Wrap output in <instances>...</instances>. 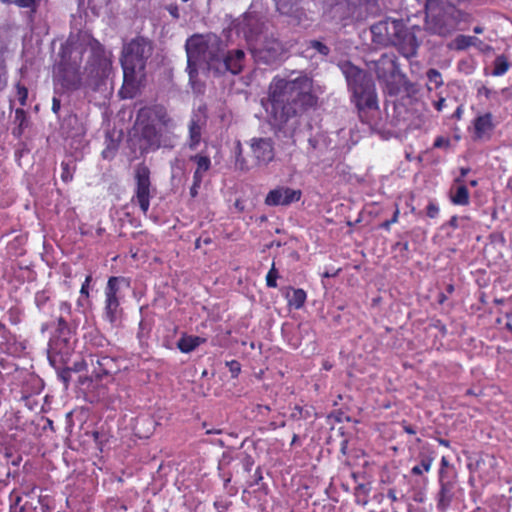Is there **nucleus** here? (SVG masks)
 <instances>
[{"mask_svg":"<svg viewBox=\"0 0 512 512\" xmlns=\"http://www.w3.org/2000/svg\"><path fill=\"white\" fill-rule=\"evenodd\" d=\"M185 48L190 58L199 59L207 65L208 70L216 73L223 58L226 45L221 37L208 33L191 36L187 39Z\"/></svg>","mask_w":512,"mask_h":512,"instance_id":"obj_7","label":"nucleus"},{"mask_svg":"<svg viewBox=\"0 0 512 512\" xmlns=\"http://www.w3.org/2000/svg\"><path fill=\"white\" fill-rule=\"evenodd\" d=\"M370 31L374 43L384 47L394 46L406 58L416 56L420 43L402 19L387 17L373 24Z\"/></svg>","mask_w":512,"mask_h":512,"instance_id":"obj_5","label":"nucleus"},{"mask_svg":"<svg viewBox=\"0 0 512 512\" xmlns=\"http://www.w3.org/2000/svg\"><path fill=\"white\" fill-rule=\"evenodd\" d=\"M89 344L95 348H104L109 345V342L103 335L96 331L89 334Z\"/></svg>","mask_w":512,"mask_h":512,"instance_id":"obj_37","label":"nucleus"},{"mask_svg":"<svg viewBox=\"0 0 512 512\" xmlns=\"http://www.w3.org/2000/svg\"><path fill=\"white\" fill-rule=\"evenodd\" d=\"M12 135L16 139H20L25 130L30 126V117L23 108H17L14 112Z\"/></svg>","mask_w":512,"mask_h":512,"instance_id":"obj_21","label":"nucleus"},{"mask_svg":"<svg viewBox=\"0 0 512 512\" xmlns=\"http://www.w3.org/2000/svg\"><path fill=\"white\" fill-rule=\"evenodd\" d=\"M243 468L246 472H250L252 469V466L254 465V460L250 455H245L243 461H242Z\"/></svg>","mask_w":512,"mask_h":512,"instance_id":"obj_55","label":"nucleus"},{"mask_svg":"<svg viewBox=\"0 0 512 512\" xmlns=\"http://www.w3.org/2000/svg\"><path fill=\"white\" fill-rule=\"evenodd\" d=\"M56 332L58 334L57 341L61 339L65 344H67L70 336V328L67 321L62 316L57 320Z\"/></svg>","mask_w":512,"mask_h":512,"instance_id":"obj_33","label":"nucleus"},{"mask_svg":"<svg viewBox=\"0 0 512 512\" xmlns=\"http://www.w3.org/2000/svg\"><path fill=\"white\" fill-rule=\"evenodd\" d=\"M439 213H440V208H439L438 204L435 201L430 200L428 205L426 206L427 217H429L431 219H435L439 216Z\"/></svg>","mask_w":512,"mask_h":512,"instance_id":"obj_45","label":"nucleus"},{"mask_svg":"<svg viewBox=\"0 0 512 512\" xmlns=\"http://www.w3.org/2000/svg\"><path fill=\"white\" fill-rule=\"evenodd\" d=\"M495 127L491 112L478 115L473 120L474 137L476 139L490 138Z\"/></svg>","mask_w":512,"mask_h":512,"instance_id":"obj_17","label":"nucleus"},{"mask_svg":"<svg viewBox=\"0 0 512 512\" xmlns=\"http://www.w3.org/2000/svg\"><path fill=\"white\" fill-rule=\"evenodd\" d=\"M453 43H454V48L456 50H459V51L466 50L467 48L472 46L471 36L462 35V34L458 35L454 39Z\"/></svg>","mask_w":512,"mask_h":512,"instance_id":"obj_41","label":"nucleus"},{"mask_svg":"<svg viewBox=\"0 0 512 512\" xmlns=\"http://www.w3.org/2000/svg\"><path fill=\"white\" fill-rule=\"evenodd\" d=\"M287 299H288V305L290 307H293L295 309H300L304 306V304L306 302L307 294L301 288L293 289L292 294L287 295Z\"/></svg>","mask_w":512,"mask_h":512,"instance_id":"obj_30","label":"nucleus"},{"mask_svg":"<svg viewBox=\"0 0 512 512\" xmlns=\"http://www.w3.org/2000/svg\"><path fill=\"white\" fill-rule=\"evenodd\" d=\"M427 79L430 84H434V88L438 89L443 86L444 81L442 78V74L435 68H430L426 72Z\"/></svg>","mask_w":512,"mask_h":512,"instance_id":"obj_35","label":"nucleus"},{"mask_svg":"<svg viewBox=\"0 0 512 512\" xmlns=\"http://www.w3.org/2000/svg\"><path fill=\"white\" fill-rule=\"evenodd\" d=\"M370 484H358L354 488L355 503L360 506H366L369 503Z\"/></svg>","mask_w":512,"mask_h":512,"instance_id":"obj_29","label":"nucleus"},{"mask_svg":"<svg viewBox=\"0 0 512 512\" xmlns=\"http://www.w3.org/2000/svg\"><path fill=\"white\" fill-rule=\"evenodd\" d=\"M8 321L12 325H18L22 321L23 311L18 306H12L7 310Z\"/></svg>","mask_w":512,"mask_h":512,"instance_id":"obj_39","label":"nucleus"},{"mask_svg":"<svg viewBox=\"0 0 512 512\" xmlns=\"http://www.w3.org/2000/svg\"><path fill=\"white\" fill-rule=\"evenodd\" d=\"M395 206H396V208H395V211H394V213H393L392 218H391V219H389V220L384 221V222L380 225V227H381V228H383V229H385V230H387V231H389V230H390V227H391V225H392V224L397 223V222H398V220H399L400 210H399V207H398V205H397V204H396Z\"/></svg>","mask_w":512,"mask_h":512,"instance_id":"obj_49","label":"nucleus"},{"mask_svg":"<svg viewBox=\"0 0 512 512\" xmlns=\"http://www.w3.org/2000/svg\"><path fill=\"white\" fill-rule=\"evenodd\" d=\"M206 339L200 336L188 335L187 333H183L179 340L177 341V348L185 354L193 352L197 349L201 344H204Z\"/></svg>","mask_w":512,"mask_h":512,"instance_id":"obj_22","label":"nucleus"},{"mask_svg":"<svg viewBox=\"0 0 512 512\" xmlns=\"http://www.w3.org/2000/svg\"><path fill=\"white\" fill-rule=\"evenodd\" d=\"M135 190L131 202L137 204L143 214H146L150 207V169L145 163H140L135 168Z\"/></svg>","mask_w":512,"mask_h":512,"instance_id":"obj_12","label":"nucleus"},{"mask_svg":"<svg viewBox=\"0 0 512 512\" xmlns=\"http://www.w3.org/2000/svg\"><path fill=\"white\" fill-rule=\"evenodd\" d=\"M446 99L444 97H440L438 100L433 102V105L437 111H442L445 106Z\"/></svg>","mask_w":512,"mask_h":512,"instance_id":"obj_60","label":"nucleus"},{"mask_svg":"<svg viewBox=\"0 0 512 512\" xmlns=\"http://www.w3.org/2000/svg\"><path fill=\"white\" fill-rule=\"evenodd\" d=\"M92 280H93V277H92L91 273L88 274L85 277V280L82 283L81 288H80V295H81V297L77 301L78 306H83L81 298H85L86 300L89 299V297H90V284H91Z\"/></svg>","mask_w":512,"mask_h":512,"instance_id":"obj_38","label":"nucleus"},{"mask_svg":"<svg viewBox=\"0 0 512 512\" xmlns=\"http://www.w3.org/2000/svg\"><path fill=\"white\" fill-rule=\"evenodd\" d=\"M309 417H310V414H309L308 410H305L303 407H301L299 405H296L293 408V411L291 413V418H293L295 420L307 419Z\"/></svg>","mask_w":512,"mask_h":512,"instance_id":"obj_46","label":"nucleus"},{"mask_svg":"<svg viewBox=\"0 0 512 512\" xmlns=\"http://www.w3.org/2000/svg\"><path fill=\"white\" fill-rule=\"evenodd\" d=\"M450 146V139L444 136H438L434 140V148H448Z\"/></svg>","mask_w":512,"mask_h":512,"instance_id":"obj_52","label":"nucleus"},{"mask_svg":"<svg viewBox=\"0 0 512 512\" xmlns=\"http://www.w3.org/2000/svg\"><path fill=\"white\" fill-rule=\"evenodd\" d=\"M25 349L18 341L16 334L12 333L4 323L0 321V352L17 356Z\"/></svg>","mask_w":512,"mask_h":512,"instance_id":"obj_16","label":"nucleus"},{"mask_svg":"<svg viewBox=\"0 0 512 512\" xmlns=\"http://www.w3.org/2000/svg\"><path fill=\"white\" fill-rule=\"evenodd\" d=\"M397 70L396 57L392 54H382L381 57L374 62V71L378 80L386 84L394 79Z\"/></svg>","mask_w":512,"mask_h":512,"instance_id":"obj_15","label":"nucleus"},{"mask_svg":"<svg viewBox=\"0 0 512 512\" xmlns=\"http://www.w3.org/2000/svg\"><path fill=\"white\" fill-rule=\"evenodd\" d=\"M89 360L92 366L91 380L111 383L114 381V376L120 371L118 359L104 355L102 352L90 353Z\"/></svg>","mask_w":512,"mask_h":512,"instance_id":"obj_11","label":"nucleus"},{"mask_svg":"<svg viewBox=\"0 0 512 512\" xmlns=\"http://www.w3.org/2000/svg\"><path fill=\"white\" fill-rule=\"evenodd\" d=\"M401 426L403 428V430L407 433V434H410V435H415L417 433L415 427L413 425H411L410 423H408L406 420H403L401 422Z\"/></svg>","mask_w":512,"mask_h":512,"instance_id":"obj_58","label":"nucleus"},{"mask_svg":"<svg viewBox=\"0 0 512 512\" xmlns=\"http://www.w3.org/2000/svg\"><path fill=\"white\" fill-rule=\"evenodd\" d=\"M277 11L282 15L293 16L300 9V0H273Z\"/></svg>","mask_w":512,"mask_h":512,"instance_id":"obj_27","label":"nucleus"},{"mask_svg":"<svg viewBox=\"0 0 512 512\" xmlns=\"http://www.w3.org/2000/svg\"><path fill=\"white\" fill-rule=\"evenodd\" d=\"M189 161L195 164L193 178L204 180L206 174L212 168V161L209 155L204 152L196 153L189 157Z\"/></svg>","mask_w":512,"mask_h":512,"instance_id":"obj_20","label":"nucleus"},{"mask_svg":"<svg viewBox=\"0 0 512 512\" xmlns=\"http://www.w3.org/2000/svg\"><path fill=\"white\" fill-rule=\"evenodd\" d=\"M301 197L302 191L300 189L278 186L268 192L264 202L267 206H288L298 202Z\"/></svg>","mask_w":512,"mask_h":512,"instance_id":"obj_13","label":"nucleus"},{"mask_svg":"<svg viewBox=\"0 0 512 512\" xmlns=\"http://www.w3.org/2000/svg\"><path fill=\"white\" fill-rule=\"evenodd\" d=\"M89 64L95 69H97V71L105 70L110 64V61L106 56L104 46L98 41H94L91 44V55L89 59Z\"/></svg>","mask_w":512,"mask_h":512,"instance_id":"obj_19","label":"nucleus"},{"mask_svg":"<svg viewBox=\"0 0 512 512\" xmlns=\"http://www.w3.org/2000/svg\"><path fill=\"white\" fill-rule=\"evenodd\" d=\"M510 63L505 55H498L493 62V76H502L508 72Z\"/></svg>","mask_w":512,"mask_h":512,"instance_id":"obj_31","label":"nucleus"},{"mask_svg":"<svg viewBox=\"0 0 512 512\" xmlns=\"http://www.w3.org/2000/svg\"><path fill=\"white\" fill-rule=\"evenodd\" d=\"M245 60V53L241 49H235L224 52L223 58L217 68L216 74H225L230 72L237 75L242 72Z\"/></svg>","mask_w":512,"mask_h":512,"instance_id":"obj_14","label":"nucleus"},{"mask_svg":"<svg viewBox=\"0 0 512 512\" xmlns=\"http://www.w3.org/2000/svg\"><path fill=\"white\" fill-rule=\"evenodd\" d=\"M449 197L454 205L467 206L470 203V193L466 185L452 186Z\"/></svg>","mask_w":512,"mask_h":512,"instance_id":"obj_25","label":"nucleus"},{"mask_svg":"<svg viewBox=\"0 0 512 512\" xmlns=\"http://www.w3.org/2000/svg\"><path fill=\"white\" fill-rule=\"evenodd\" d=\"M463 16L464 13L454 5L428 8L425 25L431 33L447 36L458 28Z\"/></svg>","mask_w":512,"mask_h":512,"instance_id":"obj_10","label":"nucleus"},{"mask_svg":"<svg viewBox=\"0 0 512 512\" xmlns=\"http://www.w3.org/2000/svg\"><path fill=\"white\" fill-rule=\"evenodd\" d=\"M279 278L278 270L275 267V263H272V267L268 271L266 275V285L269 288H276L277 287V279Z\"/></svg>","mask_w":512,"mask_h":512,"instance_id":"obj_43","label":"nucleus"},{"mask_svg":"<svg viewBox=\"0 0 512 512\" xmlns=\"http://www.w3.org/2000/svg\"><path fill=\"white\" fill-rule=\"evenodd\" d=\"M340 69L345 76L348 90L351 92V101L358 110L361 122L369 124L370 112L379 109L375 84L371 76L350 61L341 63Z\"/></svg>","mask_w":512,"mask_h":512,"instance_id":"obj_3","label":"nucleus"},{"mask_svg":"<svg viewBox=\"0 0 512 512\" xmlns=\"http://www.w3.org/2000/svg\"><path fill=\"white\" fill-rule=\"evenodd\" d=\"M454 498V482H439V490L436 495V507L439 511H446Z\"/></svg>","mask_w":512,"mask_h":512,"instance_id":"obj_18","label":"nucleus"},{"mask_svg":"<svg viewBox=\"0 0 512 512\" xmlns=\"http://www.w3.org/2000/svg\"><path fill=\"white\" fill-rule=\"evenodd\" d=\"M447 225L451 227L452 229H457L459 227L458 224V216L454 215L452 216L449 221L447 222Z\"/></svg>","mask_w":512,"mask_h":512,"instance_id":"obj_61","label":"nucleus"},{"mask_svg":"<svg viewBox=\"0 0 512 512\" xmlns=\"http://www.w3.org/2000/svg\"><path fill=\"white\" fill-rule=\"evenodd\" d=\"M251 163L243 156L241 143L236 146V165L242 171L266 167L275 158L274 141L270 137H254L249 141Z\"/></svg>","mask_w":512,"mask_h":512,"instance_id":"obj_9","label":"nucleus"},{"mask_svg":"<svg viewBox=\"0 0 512 512\" xmlns=\"http://www.w3.org/2000/svg\"><path fill=\"white\" fill-rule=\"evenodd\" d=\"M131 286V279L124 276H110L104 288L103 319L115 325L123 316L121 302L125 298L124 291Z\"/></svg>","mask_w":512,"mask_h":512,"instance_id":"obj_8","label":"nucleus"},{"mask_svg":"<svg viewBox=\"0 0 512 512\" xmlns=\"http://www.w3.org/2000/svg\"><path fill=\"white\" fill-rule=\"evenodd\" d=\"M87 367V363L85 360L75 361L71 367H68L67 369L70 370V372H81L85 370Z\"/></svg>","mask_w":512,"mask_h":512,"instance_id":"obj_53","label":"nucleus"},{"mask_svg":"<svg viewBox=\"0 0 512 512\" xmlns=\"http://www.w3.org/2000/svg\"><path fill=\"white\" fill-rule=\"evenodd\" d=\"M253 482L250 484V486L258 485L263 480V474L261 467H257L254 475H253Z\"/></svg>","mask_w":512,"mask_h":512,"instance_id":"obj_56","label":"nucleus"},{"mask_svg":"<svg viewBox=\"0 0 512 512\" xmlns=\"http://www.w3.org/2000/svg\"><path fill=\"white\" fill-rule=\"evenodd\" d=\"M433 454L434 452L432 451L427 455H421L420 463L412 467L411 474L415 476H420L423 475L425 472H429L434 461Z\"/></svg>","mask_w":512,"mask_h":512,"instance_id":"obj_28","label":"nucleus"},{"mask_svg":"<svg viewBox=\"0 0 512 512\" xmlns=\"http://www.w3.org/2000/svg\"><path fill=\"white\" fill-rule=\"evenodd\" d=\"M61 180L65 183H68L70 181H72L73 179V174H74V171H75V165L71 166L70 163L68 162H62L61 163Z\"/></svg>","mask_w":512,"mask_h":512,"instance_id":"obj_40","label":"nucleus"},{"mask_svg":"<svg viewBox=\"0 0 512 512\" xmlns=\"http://www.w3.org/2000/svg\"><path fill=\"white\" fill-rule=\"evenodd\" d=\"M35 304L40 312L46 313L51 306L50 295L47 291H38L34 298Z\"/></svg>","mask_w":512,"mask_h":512,"instance_id":"obj_32","label":"nucleus"},{"mask_svg":"<svg viewBox=\"0 0 512 512\" xmlns=\"http://www.w3.org/2000/svg\"><path fill=\"white\" fill-rule=\"evenodd\" d=\"M387 497L392 501L396 502L398 501L397 493L395 488H389L387 492Z\"/></svg>","mask_w":512,"mask_h":512,"instance_id":"obj_62","label":"nucleus"},{"mask_svg":"<svg viewBox=\"0 0 512 512\" xmlns=\"http://www.w3.org/2000/svg\"><path fill=\"white\" fill-rule=\"evenodd\" d=\"M310 47L315 49L318 53L323 56H327L330 52V49L322 42L318 40L310 41Z\"/></svg>","mask_w":512,"mask_h":512,"instance_id":"obj_48","label":"nucleus"},{"mask_svg":"<svg viewBox=\"0 0 512 512\" xmlns=\"http://www.w3.org/2000/svg\"><path fill=\"white\" fill-rule=\"evenodd\" d=\"M86 50L87 45L78 34H70L61 44L52 69L54 94L74 92L82 87V62Z\"/></svg>","mask_w":512,"mask_h":512,"instance_id":"obj_2","label":"nucleus"},{"mask_svg":"<svg viewBox=\"0 0 512 512\" xmlns=\"http://www.w3.org/2000/svg\"><path fill=\"white\" fill-rule=\"evenodd\" d=\"M202 182H203V180L192 177V185L189 189V194H190L191 198H196L198 196L199 189L201 188Z\"/></svg>","mask_w":512,"mask_h":512,"instance_id":"obj_50","label":"nucleus"},{"mask_svg":"<svg viewBox=\"0 0 512 512\" xmlns=\"http://www.w3.org/2000/svg\"><path fill=\"white\" fill-rule=\"evenodd\" d=\"M495 94L496 91L485 85H482L477 89V95L484 96L486 99H491V97L494 96Z\"/></svg>","mask_w":512,"mask_h":512,"instance_id":"obj_51","label":"nucleus"},{"mask_svg":"<svg viewBox=\"0 0 512 512\" xmlns=\"http://www.w3.org/2000/svg\"><path fill=\"white\" fill-rule=\"evenodd\" d=\"M438 482H452L451 480L448 479L447 469H439Z\"/></svg>","mask_w":512,"mask_h":512,"instance_id":"obj_59","label":"nucleus"},{"mask_svg":"<svg viewBox=\"0 0 512 512\" xmlns=\"http://www.w3.org/2000/svg\"><path fill=\"white\" fill-rule=\"evenodd\" d=\"M486 464H488V466L493 469L497 464L496 458L494 456H487L486 459L477 461V467L480 469Z\"/></svg>","mask_w":512,"mask_h":512,"instance_id":"obj_54","label":"nucleus"},{"mask_svg":"<svg viewBox=\"0 0 512 512\" xmlns=\"http://www.w3.org/2000/svg\"><path fill=\"white\" fill-rule=\"evenodd\" d=\"M188 147L190 150H196L201 142L202 127L197 119H191L189 122Z\"/></svg>","mask_w":512,"mask_h":512,"instance_id":"obj_26","label":"nucleus"},{"mask_svg":"<svg viewBox=\"0 0 512 512\" xmlns=\"http://www.w3.org/2000/svg\"><path fill=\"white\" fill-rule=\"evenodd\" d=\"M61 311L66 312L67 314L71 313V304L67 301H62L59 306Z\"/></svg>","mask_w":512,"mask_h":512,"instance_id":"obj_63","label":"nucleus"},{"mask_svg":"<svg viewBox=\"0 0 512 512\" xmlns=\"http://www.w3.org/2000/svg\"><path fill=\"white\" fill-rule=\"evenodd\" d=\"M16 93L18 97V101L21 106H25L27 104L28 99V89L25 85L21 83L16 84Z\"/></svg>","mask_w":512,"mask_h":512,"instance_id":"obj_44","label":"nucleus"},{"mask_svg":"<svg viewBox=\"0 0 512 512\" xmlns=\"http://www.w3.org/2000/svg\"><path fill=\"white\" fill-rule=\"evenodd\" d=\"M226 366L231 373L232 378H237L241 372V364L237 360H231L226 362Z\"/></svg>","mask_w":512,"mask_h":512,"instance_id":"obj_47","label":"nucleus"},{"mask_svg":"<svg viewBox=\"0 0 512 512\" xmlns=\"http://www.w3.org/2000/svg\"><path fill=\"white\" fill-rule=\"evenodd\" d=\"M41 392V383L40 380L35 377H30L29 380H27L22 385L21 390V400L25 403L26 406H28L30 409L32 408L31 405V398L33 395H38Z\"/></svg>","mask_w":512,"mask_h":512,"instance_id":"obj_23","label":"nucleus"},{"mask_svg":"<svg viewBox=\"0 0 512 512\" xmlns=\"http://www.w3.org/2000/svg\"><path fill=\"white\" fill-rule=\"evenodd\" d=\"M136 123L148 148L155 151L161 146H168L164 140V133L174 128L175 123L164 105L154 103L140 108Z\"/></svg>","mask_w":512,"mask_h":512,"instance_id":"obj_6","label":"nucleus"},{"mask_svg":"<svg viewBox=\"0 0 512 512\" xmlns=\"http://www.w3.org/2000/svg\"><path fill=\"white\" fill-rule=\"evenodd\" d=\"M61 109V100L56 95L52 98L51 110L54 114L58 115Z\"/></svg>","mask_w":512,"mask_h":512,"instance_id":"obj_57","label":"nucleus"},{"mask_svg":"<svg viewBox=\"0 0 512 512\" xmlns=\"http://www.w3.org/2000/svg\"><path fill=\"white\" fill-rule=\"evenodd\" d=\"M202 63L199 59L196 58H190L187 54V72L189 75V81L194 84L195 79L198 76V64Z\"/></svg>","mask_w":512,"mask_h":512,"instance_id":"obj_34","label":"nucleus"},{"mask_svg":"<svg viewBox=\"0 0 512 512\" xmlns=\"http://www.w3.org/2000/svg\"><path fill=\"white\" fill-rule=\"evenodd\" d=\"M152 52L151 41L142 36H137L124 46L121 65L123 69V89L128 92L125 97H133L145 80L146 64Z\"/></svg>","mask_w":512,"mask_h":512,"instance_id":"obj_4","label":"nucleus"},{"mask_svg":"<svg viewBox=\"0 0 512 512\" xmlns=\"http://www.w3.org/2000/svg\"><path fill=\"white\" fill-rule=\"evenodd\" d=\"M40 0H3L4 3L14 4L19 8H27L36 12Z\"/></svg>","mask_w":512,"mask_h":512,"instance_id":"obj_36","label":"nucleus"},{"mask_svg":"<svg viewBox=\"0 0 512 512\" xmlns=\"http://www.w3.org/2000/svg\"><path fill=\"white\" fill-rule=\"evenodd\" d=\"M2 56H3V51L0 50V92L6 88L7 79H8L6 63Z\"/></svg>","mask_w":512,"mask_h":512,"instance_id":"obj_42","label":"nucleus"},{"mask_svg":"<svg viewBox=\"0 0 512 512\" xmlns=\"http://www.w3.org/2000/svg\"><path fill=\"white\" fill-rule=\"evenodd\" d=\"M280 51L281 47L279 42L272 41L258 51V58L266 64H271L279 58L281 54Z\"/></svg>","mask_w":512,"mask_h":512,"instance_id":"obj_24","label":"nucleus"},{"mask_svg":"<svg viewBox=\"0 0 512 512\" xmlns=\"http://www.w3.org/2000/svg\"><path fill=\"white\" fill-rule=\"evenodd\" d=\"M317 102L312 78L303 74L294 79L276 75L268 85L264 106L274 124L283 126L315 107Z\"/></svg>","mask_w":512,"mask_h":512,"instance_id":"obj_1","label":"nucleus"},{"mask_svg":"<svg viewBox=\"0 0 512 512\" xmlns=\"http://www.w3.org/2000/svg\"><path fill=\"white\" fill-rule=\"evenodd\" d=\"M234 207L237 209L238 212L242 213L245 210V204L244 201L241 199H237L234 202Z\"/></svg>","mask_w":512,"mask_h":512,"instance_id":"obj_64","label":"nucleus"}]
</instances>
